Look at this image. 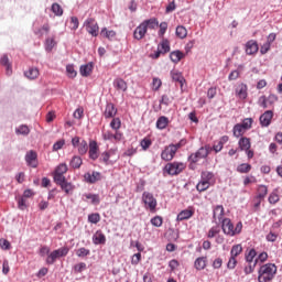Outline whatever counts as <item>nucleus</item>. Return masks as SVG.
Segmentation results:
<instances>
[{
  "label": "nucleus",
  "instance_id": "nucleus-1",
  "mask_svg": "<svg viewBox=\"0 0 282 282\" xmlns=\"http://www.w3.org/2000/svg\"><path fill=\"white\" fill-rule=\"evenodd\" d=\"M276 274V264L267 263L260 267L258 271V281L259 282H271Z\"/></svg>",
  "mask_w": 282,
  "mask_h": 282
},
{
  "label": "nucleus",
  "instance_id": "nucleus-2",
  "mask_svg": "<svg viewBox=\"0 0 282 282\" xmlns=\"http://www.w3.org/2000/svg\"><path fill=\"white\" fill-rule=\"evenodd\" d=\"M220 224L221 230L227 237H235V235L241 234V230L243 229V224H241V221L237 223L235 227L230 218H225Z\"/></svg>",
  "mask_w": 282,
  "mask_h": 282
},
{
  "label": "nucleus",
  "instance_id": "nucleus-3",
  "mask_svg": "<svg viewBox=\"0 0 282 282\" xmlns=\"http://www.w3.org/2000/svg\"><path fill=\"white\" fill-rule=\"evenodd\" d=\"M67 254H69V247H62L56 249L47 256L46 263L48 265H54V263H56V259H61V257H67Z\"/></svg>",
  "mask_w": 282,
  "mask_h": 282
},
{
  "label": "nucleus",
  "instance_id": "nucleus-4",
  "mask_svg": "<svg viewBox=\"0 0 282 282\" xmlns=\"http://www.w3.org/2000/svg\"><path fill=\"white\" fill-rule=\"evenodd\" d=\"M210 153V145L199 148L195 153L188 156V162L196 164L198 160H206Z\"/></svg>",
  "mask_w": 282,
  "mask_h": 282
},
{
  "label": "nucleus",
  "instance_id": "nucleus-5",
  "mask_svg": "<svg viewBox=\"0 0 282 282\" xmlns=\"http://www.w3.org/2000/svg\"><path fill=\"white\" fill-rule=\"evenodd\" d=\"M142 202L151 213H154L155 208H158V199L150 192H143Z\"/></svg>",
  "mask_w": 282,
  "mask_h": 282
},
{
  "label": "nucleus",
  "instance_id": "nucleus-6",
  "mask_svg": "<svg viewBox=\"0 0 282 282\" xmlns=\"http://www.w3.org/2000/svg\"><path fill=\"white\" fill-rule=\"evenodd\" d=\"M224 215H225L224 206L223 205L215 206L213 209L214 224H217L218 226L219 224H223L224 219H226Z\"/></svg>",
  "mask_w": 282,
  "mask_h": 282
},
{
  "label": "nucleus",
  "instance_id": "nucleus-7",
  "mask_svg": "<svg viewBox=\"0 0 282 282\" xmlns=\"http://www.w3.org/2000/svg\"><path fill=\"white\" fill-rule=\"evenodd\" d=\"M84 25L86 28V32H88V34H91V36H98V23H96V21L91 18H88L85 22Z\"/></svg>",
  "mask_w": 282,
  "mask_h": 282
},
{
  "label": "nucleus",
  "instance_id": "nucleus-8",
  "mask_svg": "<svg viewBox=\"0 0 282 282\" xmlns=\"http://www.w3.org/2000/svg\"><path fill=\"white\" fill-rule=\"evenodd\" d=\"M165 171L169 175H180L182 171H184L183 163H169L165 165Z\"/></svg>",
  "mask_w": 282,
  "mask_h": 282
},
{
  "label": "nucleus",
  "instance_id": "nucleus-9",
  "mask_svg": "<svg viewBox=\"0 0 282 282\" xmlns=\"http://www.w3.org/2000/svg\"><path fill=\"white\" fill-rule=\"evenodd\" d=\"M274 118V112L272 110H267L264 111L259 120H260V126L262 128H268L270 124H272V119Z\"/></svg>",
  "mask_w": 282,
  "mask_h": 282
},
{
  "label": "nucleus",
  "instance_id": "nucleus-10",
  "mask_svg": "<svg viewBox=\"0 0 282 282\" xmlns=\"http://www.w3.org/2000/svg\"><path fill=\"white\" fill-rule=\"evenodd\" d=\"M175 147L173 145H169L166 147L162 153H161V158L165 161V162H171V160H173V158H175Z\"/></svg>",
  "mask_w": 282,
  "mask_h": 282
},
{
  "label": "nucleus",
  "instance_id": "nucleus-11",
  "mask_svg": "<svg viewBox=\"0 0 282 282\" xmlns=\"http://www.w3.org/2000/svg\"><path fill=\"white\" fill-rule=\"evenodd\" d=\"M37 154L31 150L25 154V162L28 166H32V169H36L39 166V162L36 161Z\"/></svg>",
  "mask_w": 282,
  "mask_h": 282
},
{
  "label": "nucleus",
  "instance_id": "nucleus-12",
  "mask_svg": "<svg viewBox=\"0 0 282 282\" xmlns=\"http://www.w3.org/2000/svg\"><path fill=\"white\" fill-rule=\"evenodd\" d=\"M259 52V44L257 41L250 40L246 43V54L252 56V54H257Z\"/></svg>",
  "mask_w": 282,
  "mask_h": 282
},
{
  "label": "nucleus",
  "instance_id": "nucleus-13",
  "mask_svg": "<svg viewBox=\"0 0 282 282\" xmlns=\"http://www.w3.org/2000/svg\"><path fill=\"white\" fill-rule=\"evenodd\" d=\"M147 32L148 29H145L144 24L141 22V24L133 32V39L137 41H142V39L147 36Z\"/></svg>",
  "mask_w": 282,
  "mask_h": 282
},
{
  "label": "nucleus",
  "instance_id": "nucleus-14",
  "mask_svg": "<svg viewBox=\"0 0 282 282\" xmlns=\"http://www.w3.org/2000/svg\"><path fill=\"white\" fill-rule=\"evenodd\" d=\"M84 180L88 184H96V182H100V172H93V173L87 172L84 175Z\"/></svg>",
  "mask_w": 282,
  "mask_h": 282
},
{
  "label": "nucleus",
  "instance_id": "nucleus-15",
  "mask_svg": "<svg viewBox=\"0 0 282 282\" xmlns=\"http://www.w3.org/2000/svg\"><path fill=\"white\" fill-rule=\"evenodd\" d=\"M236 96L240 98V100H246L248 98V86L246 84H240L236 88Z\"/></svg>",
  "mask_w": 282,
  "mask_h": 282
},
{
  "label": "nucleus",
  "instance_id": "nucleus-16",
  "mask_svg": "<svg viewBox=\"0 0 282 282\" xmlns=\"http://www.w3.org/2000/svg\"><path fill=\"white\" fill-rule=\"evenodd\" d=\"M206 265H208V258L207 257H198L194 261L195 270H198V271L206 270Z\"/></svg>",
  "mask_w": 282,
  "mask_h": 282
},
{
  "label": "nucleus",
  "instance_id": "nucleus-17",
  "mask_svg": "<svg viewBox=\"0 0 282 282\" xmlns=\"http://www.w3.org/2000/svg\"><path fill=\"white\" fill-rule=\"evenodd\" d=\"M93 243L95 246H100L107 243V237L102 231H96V234L93 236Z\"/></svg>",
  "mask_w": 282,
  "mask_h": 282
},
{
  "label": "nucleus",
  "instance_id": "nucleus-18",
  "mask_svg": "<svg viewBox=\"0 0 282 282\" xmlns=\"http://www.w3.org/2000/svg\"><path fill=\"white\" fill-rule=\"evenodd\" d=\"M88 153H89L90 160L95 161L98 158V142H96V141L89 142Z\"/></svg>",
  "mask_w": 282,
  "mask_h": 282
},
{
  "label": "nucleus",
  "instance_id": "nucleus-19",
  "mask_svg": "<svg viewBox=\"0 0 282 282\" xmlns=\"http://www.w3.org/2000/svg\"><path fill=\"white\" fill-rule=\"evenodd\" d=\"M116 113H118L116 106H113V104H107L104 112L105 118H113Z\"/></svg>",
  "mask_w": 282,
  "mask_h": 282
},
{
  "label": "nucleus",
  "instance_id": "nucleus-20",
  "mask_svg": "<svg viewBox=\"0 0 282 282\" xmlns=\"http://www.w3.org/2000/svg\"><path fill=\"white\" fill-rule=\"evenodd\" d=\"M93 69H94V64L88 63L86 65L80 66L79 74L82 76H84L85 78H87V76H89L91 74Z\"/></svg>",
  "mask_w": 282,
  "mask_h": 282
},
{
  "label": "nucleus",
  "instance_id": "nucleus-21",
  "mask_svg": "<svg viewBox=\"0 0 282 282\" xmlns=\"http://www.w3.org/2000/svg\"><path fill=\"white\" fill-rule=\"evenodd\" d=\"M112 155H116V150L113 149H110L109 151L101 153L100 162H104V164H111L109 160L110 158H112Z\"/></svg>",
  "mask_w": 282,
  "mask_h": 282
},
{
  "label": "nucleus",
  "instance_id": "nucleus-22",
  "mask_svg": "<svg viewBox=\"0 0 282 282\" xmlns=\"http://www.w3.org/2000/svg\"><path fill=\"white\" fill-rule=\"evenodd\" d=\"M0 64L6 67L7 69V76H10L12 74V64H10V58H8V55H3L0 59Z\"/></svg>",
  "mask_w": 282,
  "mask_h": 282
},
{
  "label": "nucleus",
  "instance_id": "nucleus-23",
  "mask_svg": "<svg viewBox=\"0 0 282 282\" xmlns=\"http://www.w3.org/2000/svg\"><path fill=\"white\" fill-rule=\"evenodd\" d=\"M193 214H194L193 210H191V209H184V210H182V212L177 215L176 220H177V221H184V220H186V219H191V217H193Z\"/></svg>",
  "mask_w": 282,
  "mask_h": 282
},
{
  "label": "nucleus",
  "instance_id": "nucleus-24",
  "mask_svg": "<svg viewBox=\"0 0 282 282\" xmlns=\"http://www.w3.org/2000/svg\"><path fill=\"white\" fill-rule=\"evenodd\" d=\"M238 147L240 151H248V149L251 147L250 139L246 137L240 138L238 141Z\"/></svg>",
  "mask_w": 282,
  "mask_h": 282
},
{
  "label": "nucleus",
  "instance_id": "nucleus-25",
  "mask_svg": "<svg viewBox=\"0 0 282 282\" xmlns=\"http://www.w3.org/2000/svg\"><path fill=\"white\" fill-rule=\"evenodd\" d=\"M171 76L173 80L180 83L181 87H184V83H186V80L184 79V76H182V73L177 70H172Z\"/></svg>",
  "mask_w": 282,
  "mask_h": 282
},
{
  "label": "nucleus",
  "instance_id": "nucleus-26",
  "mask_svg": "<svg viewBox=\"0 0 282 282\" xmlns=\"http://www.w3.org/2000/svg\"><path fill=\"white\" fill-rule=\"evenodd\" d=\"M166 127H169V119L165 116L159 117L156 120V129H160V131H162Z\"/></svg>",
  "mask_w": 282,
  "mask_h": 282
},
{
  "label": "nucleus",
  "instance_id": "nucleus-27",
  "mask_svg": "<svg viewBox=\"0 0 282 282\" xmlns=\"http://www.w3.org/2000/svg\"><path fill=\"white\" fill-rule=\"evenodd\" d=\"M24 76L30 80H34V78H39V68L31 67L26 72H24Z\"/></svg>",
  "mask_w": 282,
  "mask_h": 282
},
{
  "label": "nucleus",
  "instance_id": "nucleus-28",
  "mask_svg": "<svg viewBox=\"0 0 282 282\" xmlns=\"http://www.w3.org/2000/svg\"><path fill=\"white\" fill-rule=\"evenodd\" d=\"M113 87H116L119 91H127V82L122 78H117L113 80Z\"/></svg>",
  "mask_w": 282,
  "mask_h": 282
},
{
  "label": "nucleus",
  "instance_id": "nucleus-29",
  "mask_svg": "<svg viewBox=\"0 0 282 282\" xmlns=\"http://www.w3.org/2000/svg\"><path fill=\"white\" fill-rule=\"evenodd\" d=\"M158 48L161 51V53L167 54V52H171V43L169 42V40H162Z\"/></svg>",
  "mask_w": 282,
  "mask_h": 282
},
{
  "label": "nucleus",
  "instance_id": "nucleus-30",
  "mask_svg": "<svg viewBox=\"0 0 282 282\" xmlns=\"http://www.w3.org/2000/svg\"><path fill=\"white\" fill-rule=\"evenodd\" d=\"M170 58L172 63H180L182 58H184V53H182L181 51H174L170 53Z\"/></svg>",
  "mask_w": 282,
  "mask_h": 282
},
{
  "label": "nucleus",
  "instance_id": "nucleus-31",
  "mask_svg": "<svg viewBox=\"0 0 282 282\" xmlns=\"http://www.w3.org/2000/svg\"><path fill=\"white\" fill-rule=\"evenodd\" d=\"M15 134L17 135H30V127L28 124H21L18 128H15Z\"/></svg>",
  "mask_w": 282,
  "mask_h": 282
},
{
  "label": "nucleus",
  "instance_id": "nucleus-32",
  "mask_svg": "<svg viewBox=\"0 0 282 282\" xmlns=\"http://www.w3.org/2000/svg\"><path fill=\"white\" fill-rule=\"evenodd\" d=\"M175 34L178 39H186V36H188V31L186 30V26L178 25L176 26Z\"/></svg>",
  "mask_w": 282,
  "mask_h": 282
},
{
  "label": "nucleus",
  "instance_id": "nucleus-33",
  "mask_svg": "<svg viewBox=\"0 0 282 282\" xmlns=\"http://www.w3.org/2000/svg\"><path fill=\"white\" fill-rule=\"evenodd\" d=\"M147 30H155L158 28L159 22L156 19H149L142 22Z\"/></svg>",
  "mask_w": 282,
  "mask_h": 282
},
{
  "label": "nucleus",
  "instance_id": "nucleus-34",
  "mask_svg": "<svg viewBox=\"0 0 282 282\" xmlns=\"http://www.w3.org/2000/svg\"><path fill=\"white\" fill-rule=\"evenodd\" d=\"M246 128H243L241 123H237L232 129L235 138H241V135L246 133Z\"/></svg>",
  "mask_w": 282,
  "mask_h": 282
},
{
  "label": "nucleus",
  "instance_id": "nucleus-35",
  "mask_svg": "<svg viewBox=\"0 0 282 282\" xmlns=\"http://www.w3.org/2000/svg\"><path fill=\"white\" fill-rule=\"evenodd\" d=\"M208 188H210V183L200 178V182L196 185V189L199 193H204V191H208Z\"/></svg>",
  "mask_w": 282,
  "mask_h": 282
},
{
  "label": "nucleus",
  "instance_id": "nucleus-36",
  "mask_svg": "<svg viewBox=\"0 0 282 282\" xmlns=\"http://www.w3.org/2000/svg\"><path fill=\"white\" fill-rule=\"evenodd\" d=\"M69 165L72 169H78L79 166H83V159L78 155H75L72 158Z\"/></svg>",
  "mask_w": 282,
  "mask_h": 282
},
{
  "label": "nucleus",
  "instance_id": "nucleus-37",
  "mask_svg": "<svg viewBox=\"0 0 282 282\" xmlns=\"http://www.w3.org/2000/svg\"><path fill=\"white\" fill-rule=\"evenodd\" d=\"M61 186V188H62V191H64V193H66V195H69V194H72V193H74V188H75V186L72 184V183H69V182H64L62 185H59Z\"/></svg>",
  "mask_w": 282,
  "mask_h": 282
},
{
  "label": "nucleus",
  "instance_id": "nucleus-38",
  "mask_svg": "<svg viewBox=\"0 0 282 282\" xmlns=\"http://www.w3.org/2000/svg\"><path fill=\"white\" fill-rule=\"evenodd\" d=\"M77 151L79 155H85L87 151H89V145L87 144V141L82 140L79 145L77 147Z\"/></svg>",
  "mask_w": 282,
  "mask_h": 282
},
{
  "label": "nucleus",
  "instance_id": "nucleus-39",
  "mask_svg": "<svg viewBox=\"0 0 282 282\" xmlns=\"http://www.w3.org/2000/svg\"><path fill=\"white\" fill-rule=\"evenodd\" d=\"M265 195H268V186L259 185L257 199H265Z\"/></svg>",
  "mask_w": 282,
  "mask_h": 282
},
{
  "label": "nucleus",
  "instance_id": "nucleus-40",
  "mask_svg": "<svg viewBox=\"0 0 282 282\" xmlns=\"http://www.w3.org/2000/svg\"><path fill=\"white\" fill-rule=\"evenodd\" d=\"M87 270V263L79 262L73 267L74 274H80V272H85Z\"/></svg>",
  "mask_w": 282,
  "mask_h": 282
},
{
  "label": "nucleus",
  "instance_id": "nucleus-41",
  "mask_svg": "<svg viewBox=\"0 0 282 282\" xmlns=\"http://www.w3.org/2000/svg\"><path fill=\"white\" fill-rule=\"evenodd\" d=\"M66 75L68 78H76V76H78V72H76L73 64L66 66Z\"/></svg>",
  "mask_w": 282,
  "mask_h": 282
},
{
  "label": "nucleus",
  "instance_id": "nucleus-42",
  "mask_svg": "<svg viewBox=\"0 0 282 282\" xmlns=\"http://www.w3.org/2000/svg\"><path fill=\"white\" fill-rule=\"evenodd\" d=\"M256 258H257V250H254V249H250L246 253V261H247V263H254V259Z\"/></svg>",
  "mask_w": 282,
  "mask_h": 282
},
{
  "label": "nucleus",
  "instance_id": "nucleus-43",
  "mask_svg": "<svg viewBox=\"0 0 282 282\" xmlns=\"http://www.w3.org/2000/svg\"><path fill=\"white\" fill-rule=\"evenodd\" d=\"M251 170H252V165H250L248 163H242L237 166L238 173H250Z\"/></svg>",
  "mask_w": 282,
  "mask_h": 282
},
{
  "label": "nucleus",
  "instance_id": "nucleus-44",
  "mask_svg": "<svg viewBox=\"0 0 282 282\" xmlns=\"http://www.w3.org/2000/svg\"><path fill=\"white\" fill-rule=\"evenodd\" d=\"M240 252H243V247H241V245H236L231 248L230 257H234L237 259V257H239Z\"/></svg>",
  "mask_w": 282,
  "mask_h": 282
},
{
  "label": "nucleus",
  "instance_id": "nucleus-45",
  "mask_svg": "<svg viewBox=\"0 0 282 282\" xmlns=\"http://www.w3.org/2000/svg\"><path fill=\"white\" fill-rule=\"evenodd\" d=\"M100 34H101V36H105V39H109V40H111V39H115V36H116V31H113V30H107V28H104L102 30H101V32H100Z\"/></svg>",
  "mask_w": 282,
  "mask_h": 282
},
{
  "label": "nucleus",
  "instance_id": "nucleus-46",
  "mask_svg": "<svg viewBox=\"0 0 282 282\" xmlns=\"http://www.w3.org/2000/svg\"><path fill=\"white\" fill-rule=\"evenodd\" d=\"M150 224L155 228H161L162 224H164V219L161 216H155L151 218Z\"/></svg>",
  "mask_w": 282,
  "mask_h": 282
},
{
  "label": "nucleus",
  "instance_id": "nucleus-47",
  "mask_svg": "<svg viewBox=\"0 0 282 282\" xmlns=\"http://www.w3.org/2000/svg\"><path fill=\"white\" fill-rule=\"evenodd\" d=\"M214 177H215V174L209 171L202 172L200 174V180L205 182H209V184H210V181L214 180Z\"/></svg>",
  "mask_w": 282,
  "mask_h": 282
},
{
  "label": "nucleus",
  "instance_id": "nucleus-48",
  "mask_svg": "<svg viewBox=\"0 0 282 282\" xmlns=\"http://www.w3.org/2000/svg\"><path fill=\"white\" fill-rule=\"evenodd\" d=\"M84 197H86V199H90L91 204H100V196H98L97 194H85Z\"/></svg>",
  "mask_w": 282,
  "mask_h": 282
},
{
  "label": "nucleus",
  "instance_id": "nucleus-49",
  "mask_svg": "<svg viewBox=\"0 0 282 282\" xmlns=\"http://www.w3.org/2000/svg\"><path fill=\"white\" fill-rule=\"evenodd\" d=\"M52 12L55 13L56 17H63V8L58 3L52 4Z\"/></svg>",
  "mask_w": 282,
  "mask_h": 282
},
{
  "label": "nucleus",
  "instance_id": "nucleus-50",
  "mask_svg": "<svg viewBox=\"0 0 282 282\" xmlns=\"http://www.w3.org/2000/svg\"><path fill=\"white\" fill-rule=\"evenodd\" d=\"M50 32V24H44L41 29L34 31L36 36H43V34H47Z\"/></svg>",
  "mask_w": 282,
  "mask_h": 282
},
{
  "label": "nucleus",
  "instance_id": "nucleus-51",
  "mask_svg": "<svg viewBox=\"0 0 282 282\" xmlns=\"http://www.w3.org/2000/svg\"><path fill=\"white\" fill-rule=\"evenodd\" d=\"M90 251L89 249L82 247L76 251V256L79 258H85V257H89Z\"/></svg>",
  "mask_w": 282,
  "mask_h": 282
},
{
  "label": "nucleus",
  "instance_id": "nucleus-52",
  "mask_svg": "<svg viewBox=\"0 0 282 282\" xmlns=\"http://www.w3.org/2000/svg\"><path fill=\"white\" fill-rule=\"evenodd\" d=\"M54 182L61 186L64 182H67V180L65 178V176L63 174H58V173H54Z\"/></svg>",
  "mask_w": 282,
  "mask_h": 282
},
{
  "label": "nucleus",
  "instance_id": "nucleus-53",
  "mask_svg": "<svg viewBox=\"0 0 282 282\" xmlns=\"http://www.w3.org/2000/svg\"><path fill=\"white\" fill-rule=\"evenodd\" d=\"M110 127L115 131H118V129H120V127H122V122L120 121V118H113L110 122Z\"/></svg>",
  "mask_w": 282,
  "mask_h": 282
},
{
  "label": "nucleus",
  "instance_id": "nucleus-54",
  "mask_svg": "<svg viewBox=\"0 0 282 282\" xmlns=\"http://www.w3.org/2000/svg\"><path fill=\"white\" fill-rule=\"evenodd\" d=\"M219 232H220L219 226L212 227L207 234V237L209 239H213L214 237H217Z\"/></svg>",
  "mask_w": 282,
  "mask_h": 282
},
{
  "label": "nucleus",
  "instance_id": "nucleus-55",
  "mask_svg": "<svg viewBox=\"0 0 282 282\" xmlns=\"http://www.w3.org/2000/svg\"><path fill=\"white\" fill-rule=\"evenodd\" d=\"M88 221L89 224H98L100 221V214L94 213L88 215Z\"/></svg>",
  "mask_w": 282,
  "mask_h": 282
},
{
  "label": "nucleus",
  "instance_id": "nucleus-56",
  "mask_svg": "<svg viewBox=\"0 0 282 282\" xmlns=\"http://www.w3.org/2000/svg\"><path fill=\"white\" fill-rule=\"evenodd\" d=\"M258 260H254L253 263H249L245 267V274H252L254 272V268H257Z\"/></svg>",
  "mask_w": 282,
  "mask_h": 282
},
{
  "label": "nucleus",
  "instance_id": "nucleus-57",
  "mask_svg": "<svg viewBox=\"0 0 282 282\" xmlns=\"http://www.w3.org/2000/svg\"><path fill=\"white\" fill-rule=\"evenodd\" d=\"M278 189H274L270 195H269V204H278L279 202V194L276 193Z\"/></svg>",
  "mask_w": 282,
  "mask_h": 282
},
{
  "label": "nucleus",
  "instance_id": "nucleus-58",
  "mask_svg": "<svg viewBox=\"0 0 282 282\" xmlns=\"http://www.w3.org/2000/svg\"><path fill=\"white\" fill-rule=\"evenodd\" d=\"M160 87H162V79L154 77L152 79V89L153 91H158L160 89Z\"/></svg>",
  "mask_w": 282,
  "mask_h": 282
},
{
  "label": "nucleus",
  "instance_id": "nucleus-59",
  "mask_svg": "<svg viewBox=\"0 0 282 282\" xmlns=\"http://www.w3.org/2000/svg\"><path fill=\"white\" fill-rule=\"evenodd\" d=\"M258 105L259 107H262V109H268V107L270 106V104L268 102V97L261 96L258 100Z\"/></svg>",
  "mask_w": 282,
  "mask_h": 282
},
{
  "label": "nucleus",
  "instance_id": "nucleus-60",
  "mask_svg": "<svg viewBox=\"0 0 282 282\" xmlns=\"http://www.w3.org/2000/svg\"><path fill=\"white\" fill-rule=\"evenodd\" d=\"M54 45H56V42L54 41V39H46L45 41L46 52H52V50H54Z\"/></svg>",
  "mask_w": 282,
  "mask_h": 282
},
{
  "label": "nucleus",
  "instance_id": "nucleus-61",
  "mask_svg": "<svg viewBox=\"0 0 282 282\" xmlns=\"http://www.w3.org/2000/svg\"><path fill=\"white\" fill-rule=\"evenodd\" d=\"M228 270H235L237 268V258L230 256L228 262H227Z\"/></svg>",
  "mask_w": 282,
  "mask_h": 282
},
{
  "label": "nucleus",
  "instance_id": "nucleus-62",
  "mask_svg": "<svg viewBox=\"0 0 282 282\" xmlns=\"http://www.w3.org/2000/svg\"><path fill=\"white\" fill-rule=\"evenodd\" d=\"M55 173H57L59 175H65V173H67V164H65V163L59 164L56 167Z\"/></svg>",
  "mask_w": 282,
  "mask_h": 282
},
{
  "label": "nucleus",
  "instance_id": "nucleus-63",
  "mask_svg": "<svg viewBox=\"0 0 282 282\" xmlns=\"http://www.w3.org/2000/svg\"><path fill=\"white\" fill-rule=\"evenodd\" d=\"M65 147V139H62L53 144V151H61Z\"/></svg>",
  "mask_w": 282,
  "mask_h": 282
},
{
  "label": "nucleus",
  "instance_id": "nucleus-64",
  "mask_svg": "<svg viewBox=\"0 0 282 282\" xmlns=\"http://www.w3.org/2000/svg\"><path fill=\"white\" fill-rule=\"evenodd\" d=\"M102 139L105 141L113 142V133L111 131L102 132Z\"/></svg>",
  "mask_w": 282,
  "mask_h": 282
}]
</instances>
